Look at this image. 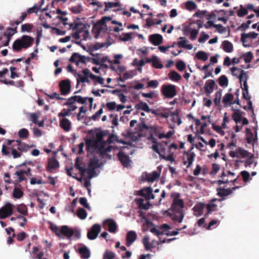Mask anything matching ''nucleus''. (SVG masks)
<instances>
[{
    "instance_id": "1",
    "label": "nucleus",
    "mask_w": 259,
    "mask_h": 259,
    "mask_svg": "<svg viewBox=\"0 0 259 259\" xmlns=\"http://www.w3.org/2000/svg\"><path fill=\"white\" fill-rule=\"evenodd\" d=\"M105 136L104 132L101 131L96 133L95 138L88 139L86 141L87 150L92 153L96 152L102 158L109 156L107 153L111 151L112 147L108 146L105 147L107 142L103 140Z\"/></svg>"
},
{
    "instance_id": "2",
    "label": "nucleus",
    "mask_w": 259,
    "mask_h": 259,
    "mask_svg": "<svg viewBox=\"0 0 259 259\" xmlns=\"http://www.w3.org/2000/svg\"><path fill=\"white\" fill-rule=\"evenodd\" d=\"M184 207V202L183 199L172 201L171 205V212L168 213L172 221L179 223L182 222L185 215Z\"/></svg>"
},
{
    "instance_id": "3",
    "label": "nucleus",
    "mask_w": 259,
    "mask_h": 259,
    "mask_svg": "<svg viewBox=\"0 0 259 259\" xmlns=\"http://www.w3.org/2000/svg\"><path fill=\"white\" fill-rule=\"evenodd\" d=\"M34 41L32 37L23 35L20 38L16 39L13 43L12 48L14 51L19 52L22 49H27L31 47Z\"/></svg>"
},
{
    "instance_id": "4",
    "label": "nucleus",
    "mask_w": 259,
    "mask_h": 259,
    "mask_svg": "<svg viewBox=\"0 0 259 259\" xmlns=\"http://www.w3.org/2000/svg\"><path fill=\"white\" fill-rule=\"evenodd\" d=\"M161 130V127L158 126H147V132L149 135V136L147 138V139L152 143V145H156L158 147L160 145H162L161 143L157 142L156 138V137H158L160 139V135H162Z\"/></svg>"
},
{
    "instance_id": "5",
    "label": "nucleus",
    "mask_w": 259,
    "mask_h": 259,
    "mask_svg": "<svg viewBox=\"0 0 259 259\" xmlns=\"http://www.w3.org/2000/svg\"><path fill=\"white\" fill-rule=\"evenodd\" d=\"M146 129V122L142 121L141 123L139 124L136 128V131L134 132L128 133L129 137L134 141H139L142 137L146 136V132L144 130Z\"/></svg>"
},
{
    "instance_id": "6",
    "label": "nucleus",
    "mask_w": 259,
    "mask_h": 259,
    "mask_svg": "<svg viewBox=\"0 0 259 259\" xmlns=\"http://www.w3.org/2000/svg\"><path fill=\"white\" fill-rule=\"evenodd\" d=\"M161 201V198L153 193V190L151 187H147V210L150 206L152 205H159Z\"/></svg>"
},
{
    "instance_id": "7",
    "label": "nucleus",
    "mask_w": 259,
    "mask_h": 259,
    "mask_svg": "<svg viewBox=\"0 0 259 259\" xmlns=\"http://www.w3.org/2000/svg\"><path fill=\"white\" fill-rule=\"evenodd\" d=\"M161 91L162 94L167 98H172L177 95L176 87L172 84L163 85Z\"/></svg>"
},
{
    "instance_id": "8",
    "label": "nucleus",
    "mask_w": 259,
    "mask_h": 259,
    "mask_svg": "<svg viewBox=\"0 0 259 259\" xmlns=\"http://www.w3.org/2000/svg\"><path fill=\"white\" fill-rule=\"evenodd\" d=\"M151 148L154 152L158 154L159 157L162 159L171 161L174 160L173 156L172 155H169L167 156H165V149L163 145H160L158 147L156 145H152Z\"/></svg>"
},
{
    "instance_id": "9",
    "label": "nucleus",
    "mask_w": 259,
    "mask_h": 259,
    "mask_svg": "<svg viewBox=\"0 0 259 259\" xmlns=\"http://www.w3.org/2000/svg\"><path fill=\"white\" fill-rule=\"evenodd\" d=\"M17 149L14 147L13 144L11 147H7L4 145L2 147V153L3 155L5 156L9 155L10 151H11V155L14 158H17L21 157V153L17 151Z\"/></svg>"
},
{
    "instance_id": "10",
    "label": "nucleus",
    "mask_w": 259,
    "mask_h": 259,
    "mask_svg": "<svg viewBox=\"0 0 259 259\" xmlns=\"http://www.w3.org/2000/svg\"><path fill=\"white\" fill-rule=\"evenodd\" d=\"M13 205L10 203H7L0 208V219H5L13 214Z\"/></svg>"
},
{
    "instance_id": "11",
    "label": "nucleus",
    "mask_w": 259,
    "mask_h": 259,
    "mask_svg": "<svg viewBox=\"0 0 259 259\" xmlns=\"http://www.w3.org/2000/svg\"><path fill=\"white\" fill-rule=\"evenodd\" d=\"M248 77V76L246 72H245L244 70L240 71V73L238 76V78L239 79L241 88L243 91H245L246 92L247 95L249 96L248 87L247 83Z\"/></svg>"
},
{
    "instance_id": "12",
    "label": "nucleus",
    "mask_w": 259,
    "mask_h": 259,
    "mask_svg": "<svg viewBox=\"0 0 259 259\" xmlns=\"http://www.w3.org/2000/svg\"><path fill=\"white\" fill-rule=\"evenodd\" d=\"M135 201L136 202L137 204L138 205L139 208L140 209L138 212L139 213L140 216L143 220H145V222H143V231L146 230V214L145 212H143L141 209L146 210V203H144V199L142 198H136Z\"/></svg>"
},
{
    "instance_id": "13",
    "label": "nucleus",
    "mask_w": 259,
    "mask_h": 259,
    "mask_svg": "<svg viewBox=\"0 0 259 259\" xmlns=\"http://www.w3.org/2000/svg\"><path fill=\"white\" fill-rule=\"evenodd\" d=\"M101 226L98 224L93 225L90 231H88L87 237L90 240L95 239L101 231Z\"/></svg>"
},
{
    "instance_id": "14",
    "label": "nucleus",
    "mask_w": 259,
    "mask_h": 259,
    "mask_svg": "<svg viewBox=\"0 0 259 259\" xmlns=\"http://www.w3.org/2000/svg\"><path fill=\"white\" fill-rule=\"evenodd\" d=\"M195 156V154L194 152L185 151L183 157V164L184 165L188 164L187 167H190L193 162Z\"/></svg>"
},
{
    "instance_id": "15",
    "label": "nucleus",
    "mask_w": 259,
    "mask_h": 259,
    "mask_svg": "<svg viewBox=\"0 0 259 259\" xmlns=\"http://www.w3.org/2000/svg\"><path fill=\"white\" fill-rule=\"evenodd\" d=\"M61 94L62 95H67L70 91V81L68 79L63 80L59 83Z\"/></svg>"
},
{
    "instance_id": "16",
    "label": "nucleus",
    "mask_w": 259,
    "mask_h": 259,
    "mask_svg": "<svg viewBox=\"0 0 259 259\" xmlns=\"http://www.w3.org/2000/svg\"><path fill=\"white\" fill-rule=\"evenodd\" d=\"M76 251L79 254L81 259H88L91 256L90 249L85 245H81L76 250Z\"/></svg>"
},
{
    "instance_id": "17",
    "label": "nucleus",
    "mask_w": 259,
    "mask_h": 259,
    "mask_svg": "<svg viewBox=\"0 0 259 259\" xmlns=\"http://www.w3.org/2000/svg\"><path fill=\"white\" fill-rule=\"evenodd\" d=\"M59 167V163L55 157H52L49 159L46 168V169L48 172H52L53 169H57Z\"/></svg>"
},
{
    "instance_id": "18",
    "label": "nucleus",
    "mask_w": 259,
    "mask_h": 259,
    "mask_svg": "<svg viewBox=\"0 0 259 259\" xmlns=\"http://www.w3.org/2000/svg\"><path fill=\"white\" fill-rule=\"evenodd\" d=\"M117 156L119 161L124 167H128L129 166L131 160L129 157L126 155L124 152L119 151L117 154Z\"/></svg>"
},
{
    "instance_id": "19",
    "label": "nucleus",
    "mask_w": 259,
    "mask_h": 259,
    "mask_svg": "<svg viewBox=\"0 0 259 259\" xmlns=\"http://www.w3.org/2000/svg\"><path fill=\"white\" fill-rule=\"evenodd\" d=\"M149 41L154 46H158L162 44L163 37L159 34H153L149 36Z\"/></svg>"
},
{
    "instance_id": "20",
    "label": "nucleus",
    "mask_w": 259,
    "mask_h": 259,
    "mask_svg": "<svg viewBox=\"0 0 259 259\" xmlns=\"http://www.w3.org/2000/svg\"><path fill=\"white\" fill-rule=\"evenodd\" d=\"M258 36V33H256L254 32H250L248 33H243L241 34V41L242 42L244 47H249V45H247L246 44V39L248 38H255Z\"/></svg>"
},
{
    "instance_id": "21",
    "label": "nucleus",
    "mask_w": 259,
    "mask_h": 259,
    "mask_svg": "<svg viewBox=\"0 0 259 259\" xmlns=\"http://www.w3.org/2000/svg\"><path fill=\"white\" fill-rule=\"evenodd\" d=\"M19 151L21 152H27L29 149L33 147V145L29 146L20 140H16L15 144H13Z\"/></svg>"
},
{
    "instance_id": "22",
    "label": "nucleus",
    "mask_w": 259,
    "mask_h": 259,
    "mask_svg": "<svg viewBox=\"0 0 259 259\" xmlns=\"http://www.w3.org/2000/svg\"><path fill=\"white\" fill-rule=\"evenodd\" d=\"M152 63V66L155 68L161 69L163 68V64L161 63L156 56H153L152 58H147V63Z\"/></svg>"
},
{
    "instance_id": "23",
    "label": "nucleus",
    "mask_w": 259,
    "mask_h": 259,
    "mask_svg": "<svg viewBox=\"0 0 259 259\" xmlns=\"http://www.w3.org/2000/svg\"><path fill=\"white\" fill-rule=\"evenodd\" d=\"M215 86V82L214 80L209 79L206 81L204 89L206 94H210L212 92Z\"/></svg>"
},
{
    "instance_id": "24",
    "label": "nucleus",
    "mask_w": 259,
    "mask_h": 259,
    "mask_svg": "<svg viewBox=\"0 0 259 259\" xmlns=\"http://www.w3.org/2000/svg\"><path fill=\"white\" fill-rule=\"evenodd\" d=\"M137 238V234L133 231H129L126 236V245L127 246H130L132 243L136 240Z\"/></svg>"
},
{
    "instance_id": "25",
    "label": "nucleus",
    "mask_w": 259,
    "mask_h": 259,
    "mask_svg": "<svg viewBox=\"0 0 259 259\" xmlns=\"http://www.w3.org/2000/svg\"><path fill=\"white\" fill-rule=\"evenodd\" d=\"M180 41H178L177 45L179 48L187 49L191 50L193 48V46L191 44H187L188 42V40L184 37H180L179 38Z\"/></svg>"
},
{
    "instance_id": "26",
    "label": "nucleus",
    "mask_w": 259,
    "mask_h": 259,
    "mask_svg": "<svg viewBox=\"0 0 259 259\" xmlns=\"http://www.w3.org/2000/svg\"><path fill=\"white\" fill-rule=\"evenodd\" d=\"M61 234H63L67 238H70L74 234V231L67 226H63L60 229Z\"/></svg>"
},
{
    "instance_id": "27",
    "label": "nucleus",
    "mask_w": 259,
    "mask_h": 259,
    "mask_svg": "<svg viewBox=\"0 0 259 259\" xmlns=\"http://www.w3.org/2000/svg\"><path fill=\"white\" fill-rule=\"evenodd\" d=\"M60 126L65 132H68L70 130L71 122L66 118H63L60 120Z\"/></svg>"
},
{
    "instance_id": "28",
    "label": "nucleus",
    "mask_w": 259,
    "mask_h": 259,
    "mask_svg": "<svg viewBox=\"0 0 259 259\" xmlns=\"http://www.w3.org/2000/svg\"><path fill=\"white\" fill-rule=\"evenodd\" d=\"M217 195L221 197H224L232 194L231 189H225L224 188L219 187L217 189Z\"/></svg>"
},
{
    "instance_id": "29",
    "label": "nucleus",
    "mask_w": 259,
    "mask_h": 259,
    "mask_svg": "<svg viewBox=\"0 0 259 259\" xmlns=\"http://www.w3.org/2000/svg\"><path fill=\"white\" fill-rule=\"evenodd\" d=\"M179 112L178 110L172 112L171 114V121L174 123H177L178 125H180L182 123V120L179 117Z\"/></svg>"
},
{
    "instance_id": "30",
    "label": "nucleus",
    "mask_w": 259,
    "mask_h": 259,
    "mask_svg": "<svg viewBox=\"0 0 259 259\" xmlns=\"http://www.w3.org/2000/svg\"><path fill=\"white\" fill-rule=\"evenodd\" d=\"M105 222L108 223V231L112 233H115L117 229V226L115 222L112 220H106Z\"/></svg>"
},
{
    "instance_id": "31",
    "label": "nucleus",
    "mask_w": 259,
    "mask_h": 259,
    "mask_svg": "<svg viewBox=\"0 0 259 259\" xmlns=\"http://www.w3.org/2000/svg\"><path fill=\"white\" fill-rule=\"evenodd\" d=\"M223 49L227 53H231L233 50L232 44L228 40H224L223 43Z\"/></svg>"
},
{
    "instance_id": "32",
    "label": "nucleus",
    "mask_w": 259,
    "mask_h": 259,
    "mask_svg": "<svg viewBox=\"0 0 259 259\" xmlns=\"http://www.w3.org/2000/svg\"><path fill=\"white\" fill-rule=\"evenodd\" d=\"M91 78L94 80V84L96 85L97 83L102 85L104 87H110L109 85H104V79L100 76H96L93 74H91Z\"/></svg>"
},
{
    "instance_id": "33",
    "label": "nucleus",
    "mask_w": 259,
    "mask_h": 259,
    "mask_svg": "<svg viewBox=\"0 0 259 259\" xmlns=\"http://www.w3.org/2000/svg\"><path fill=\"white\" fill-rule=\"evenodd\" d=\"M247 158L244 161H239L238 160L236 161V164L237 162H244V166L246 167L247 166L250 167L251 165L254 162V155L252 154H250L248 157H247Z\"/></svg>"
},
{
    "instance_id": "34",
    "label": "nucleus",
    "mask_w": 259,
    "mask_h": 259,
    "mask_svg": "<svg viewBox=\"0 0 259 259\" xmlns=\"http://www.w3.org/2000/svg\"><path fill=\"white\" fill-rule=\"evenodd\" d=\"M234 99V96L232 94L230 93L226 94L223 99V103L225 105H230L232 103V101Z\"/></svg>"
},
{
    "instance_id": "35",
    "label": "nucleus",
    "mask_w": 259,
    "mask_h": 259,
    "mask_svg": "<svg viewBox=\"0 0 259 259\" xmlns=\"http://www.w3.org/2000/svg\"><path fill=\"white\" fill-rule=\"evenodd\" d=\"M246 135L247 137L246 140L248 144L251 143L253 141H254L255 139L253 138V135L251 132V131L249 128H246L245 131Z\"/></svg>"
},
{
    "instance_id": "36",
    "label": "nucleus",
    "mask_w": 259,
    "mask_h": 259,
    "mask_svg": "<svg viewBox=\"0 0 259 259\" xmlns=\"http://www.w3.org/2000/svg\"><path fill=\"white\" fill-rule=\"evenodd\" d=\"M17 210L23 215L26 216L28 215L27 207L23 204L19 205L17 207Z\"/></svg>"
},
{
    "instance_id": "37",
    "label": "nucleus",
    "mask_w": 259,
    "mask_h": 259,
    "mask_svg": "<svg viewBox=\"0 0 259 259\" xmlns=\"http://www.w3.org/2000/svg\"><path fill=\"white\" fill-rule=\"evenodd\" d=\"M168 76L171 80L175 81H178L181 79V76L175 71L170 72Z\"/></svg>"
},
{
    "instance_id": "38",
    "label": "nucleus",
    "mask_w": 259,
    "mask_h": 259,
    "mask_svg": "<svg viewBox=\"0 0 259 259\" xmlns=\"http://www.w3.org/2000/svg\"><path fill=\"white\" fill-rule=\"evenodd\" d=\"M160 176V173L156 171H153L151 174H147V181L153 182L158 179Z\"/></svg>"
},
{
    "instance_id": "39",
    "label": "nucleus",
    "mask_w": 259,
    "mask_h": 259,
    "mask_svg": "<svg viewBox=\"0 0 259 259\" xmlns=\"http://www.w3.org/2000/svg\"><path fill=\"white\" fill-rule=\"evenodd\" d=\"M242 97L244 99L248 101V103H247L248 106V109L252 111V115L254 116V110H253V106H252V103L250 100V98H251L250 96H245V93L243 92L242 93Z\"/></svg>"
},
{
    "instance_id": "40",
    "label": "nucleus",
    "mask_w": 259,
    "mask_h": 259,
    "mask_svg": "<svg viewBox=\"0 0 259 259\" xmlns=\"http://www.w3.org/2000/svg\"><path fill=\"white\" fill-rule=\"evenodd\" d=\"M196 57L200 60L206 61L208 59V55L207 53L203 51H199L196 54Z\"/></svg>"
},
{
    "instance_id": "41",
    "label": "nucleus",
    "mask_w": 259,
    "mask_h": 259,
    "mask_svg": "<svg viewBox=\"0 0 259 259\" xmlns=\"http://www.w3.org/2000/svg\"><path fill=\"white\" fill-rule=\"evenodd\" d=\"M204 208V204L202 203L199 206H196L193 207L194 211V215L198 217L202 214L203 210Z\"/></svg>"
},
{
    "instance_id": "42",
    "label": "nucleus",
    "mask_w": 259,
    "mask_h": 259,
    "mask_svg": "<svg viewBox=\"0 0 259 259\" xmlns=\"http://www.w3.org/2000/svg\"><path fill=\"white\" fill-rule=\"evenodd\" d=\"M73 30H76L79 31L80 33L84 32L86 30L85 25L82 23H76L75 24L74 27H73Z\"/></svg>"
},
{
    "instance_id": "43",
    "label": "nucleus",
    "mask_w": 259,
    "mask_h": 259,
    "mask_svg": "<svg viewBox=\"0 0 259 259\" xmlns=\"http://www.w3.org/2000/svg\"><path fill=\"white\" fill-rule=\"evenodd\" d=\"M227 176V174H226L224 170H223L220 176V177L222 178V180L217 181L216 183L218 184L219 185L229 183V179H225V177H226Z\"/></svg>"
},
{
    "instance_id": "44",
    "label": "nucleus",
    "mask_w": 259,
    "mask_h": 259,
    "mask_svg": "<svg viewBox=\"0 0 259 259\" xmlns=\"http://www.w3.org/2000/svg\"><path fill=\"white\" fill-rule=\"evenodd\" d=\"M76 215L81 220H84L87 217V212L84 209L79 208L77 210Z\"/></svg>"
},
{
    "instance_id": "45",
    "label": "nucleus",
    "mask_w": 259,
    "mask_h": 259,
    "mask_svg": "<svg viewBox=\"0 0 259 259\" xmlns=\"http://www.w3.org/2000/svg\"><path fill=\"white\" fill-rule=\"evenodd\" d=\"M241 117L242 115L239 109L236 110L235 112L232 114V118L237 123L241 120Z\"/></svg>"
},
{
    "instance_id": "46",
    "label": "nucleus",
    "mask_w": 259,
    "mask_h": 259,
    "mask_svg": "<svg viewBox=\"0 0 259 259\" xmlns=\"http://www.w3.org/2000/svg\"><path fill=\"white\" fill-rule=\"evenodd\" d=\"M237 153L242 158H246L250 155L249 153L246 150H244L241 147H239L237 149Z\"/></svg>"
},
{
    "instance_id": "47",
    "label": "nucleus",
    "mask_w": 259,
    "mask_h": 259,
    "mask_svg": "<svg viewBox=\"0 0 259 259\" xmlns=\"http://www.w3.org/2000/svg\"><path fill=\"white\" fill-rule=\"evenodd\" d=\"M14 34V33L13 32H4L3 34V37H6V40L5 41V43H4L3 44V46H8L9 44V42H10V41L11 40V38L12 37V36Z\"/></svg>"
},
{
    "instance_id": "48",
    "label": "nucleus",
    "mask_w": 259,
    "mask_h": 259,
    "mask_svg": "<svg viewBox=\"0 0 259 259\" xmlns=\"http://www.w3.org/2000/svg\"><path fill=\"white\" fill-rule=\"evenodd\" d=\"M219 83L223 87H227L228 84V79L227 77L225 75L221 76L219 79Z\"/></svg>"
},
{
    "instance_id": "49",
    "label": "nucleus",
    "mask_w": 259,
    "mask_h": 259,
    "mask_svg": "<svg viewBox=\"0 0 259 259\" xmlns=\"http://www.w3.org/2000/svg\"><path fill=\"white\" fill-rule=\"evenodd\" d=\"M99 160L96 157H94L90 161L89 167L96 168L99 167Z\"/></svg>"
},
{
    "instance_id": "50",
    "label": "nucleus",
    "mask_w": 259,
    "mask_h": 259,
    "mask_svg": "<svg viewBox=\"0 0 259 259\" xmlns=\"http://www.w3.org/2000/svg\"><path fill=\"white\" fill-rule=\"evenodd\" d=\"M77 83H79L80 82L84 83L87 82L88 83H90V81L89 79L88 76H82L81 74L78 73L77 74Z\"/></svg>"
},
{
    "instance_id": "51",
    "label": "nucleus",
    "mask_w": 259,
    "mask_h": 259,
    "mask_svg": "<svg viewBox=\"0 0 259 259\" xmlns=\"http://www.w3.org/2000/svg\"><path fill=\"white\" fill-rule=\"evenodd\" d=\"M222 97V90L219 89L215 94V98L214 102L216 106H219L220 104L221 99Z\"/></svg>"
},
{
    "instance_id": "52",
    "label": "nucleus",
    "mask_w": 259,
    "mask_h": 259,
    "mask_svg": "<svg viewBox=\"0 0 259 259\" xmlns=\"http://www.w3.org/2000/svg\"><path fill=\"white\" fill-rule=\"evenodd\" d=\"M18 136L22 139H26L29 136V132L26 128H22L18 132Z\"/></svg>"
},
{
    "instance_id": "53",
    "label": "nucleus",
    "mask_w": 259,
    "mask_h": 259,
    "mask_svg": "<svg viewBox=\"0 0 259 259\" xmlns=\"http://www.w3.org/2000/svg\"><path fill=\"white\" fill-rule=\"evenodd\" d=\"M23 195V192L19 188H15L13 191V196L17 199L20 198Z\"/></svg>"
},
{
    "instance_id": "54",
    "label": "nucleus",
    "mask_w": 259,
    "mask_h": 259,
    "mask_svg": "<svg viewBox=\"0 0 259 259\" xmlns=\"http://www.w3.org/2000/svg\"><path fill=\"white\" fill-rule=\"evenodd\" d=\"M80 54L78 53H73L69 59V61L72 63H75L76 65H78V60L79 59Z\"/></svg>"
},
{
    "instance_id": "55",
    "label": "nucleus",
    "mask_w": 259,
    "mask_h": 259,
    "mask_svg": "<svg viewBox=\"0 0 259 259\" xmlns=\"http://www.w3.org/2000/svg\"><path fill=\"white\" fill-rule=\"evenodd\" d=\"M75 102H77L80 104L87 105V100L88 97L83 98L80 96H74Z\"/></svg>"
},
{
    "instance_id": "56",
    "label": "nucleus",
    "mask_w": 259,
    "mask_h": 259,
    "mask_svg": "<svg viewBox=\"0 0 259 259\" xmlns=\"http://www.w3.org/2000/svg\"><path fill=\"white\" fill-rule=\"evenodd\" d=\"M161 111L162 109L161 108H158L157 109H150L149 106L147 105V112H151L156 116L160 117Z\"/></svg>"
},
{
    "instance_id": "57",
    "label": "nucleus",
    "mask_w": 259,
    "mask_h": 259,
    "mask_svg": "<svg viewBox=\"0 0 259 259\" xmlns=\"http://www.w3.org/2000/svg\"><path fill=\"white\" fill-rule=\"evenodd\" d=\"M245 63H250L253 58V54L251 52H248L242 56Z\"/></svg>"
},
{
    "instance_id": "58",
    "label": "nucleus",
    "mask_w": 259,
    "mask_h": 259,
    "mask_svg": "<svg viewBox=\"0 0 259 259\" xmlns=\"http://www.w3.org/2000/svg\"><path fill=\"white\" fill-rule=\"evenodd\" d=\"M33 28V26L31 24L26 23L22 25L21 26V31L22 32H31Z\"/></svg>"
},
{
    "instance_id": "59",
    "label": "nucleus",
    "mask_w": 259,
    "mask_h": 259,
    "mask_svg": "<svg viewBox=\"0 0 259 259\" xmlns=\"http://www.w3.org/2000/svg\"><path fill=\"white\" fill-rule=\"evenodd\" d=\"M133 64L134 66H137L139 67L137 68L138 70H141V68L140 67L144 65L145 62L143 60V59H142L141 60H138V59H135L133 62Z\"/></svg>"
},
{
    "instance_id": "60",
    "label": "nucleus",
    "mask_w": 259,
    "mask_h": 259,
    "mask_svg": "<svg viewBox=\"0 0 259 259\" xmlns=\"http://www.w3.org/2000/svg\"><path fill=\"white\" fill-rule=\"evenodd\" d=\"M115 254L113 252L109 250H106L103 254V259H113Z\"/></svg>"
},
{
    "instance_id": "61",
    "label": "nucleus",
    "mask_w": 259,
    "mask_h": 259,
    "mask_svg": "<svg viewBox=\"0 0 259 259\" xmlns=\"http://www.w3.org/2000/svg\"><path fill=\"white\" fill-rule=\"evenodd\" d=\"M172 112L168 109H162L160 117L163 118H167L169 116H171Z\"/></svg>"
},
{
    "instance_id": "62",
    "label": "nucleus",
    "mask_w": 259,
    "mask_h": 259,
    "mask_svg": "<svg viewBox=\"0 0 259 259\" xmlns=\"http://www.w3.org/2000/svg\"><path fill=\"white\" fill-rule=\"evenodd\" d=\"M240 175L242 176L243 180L244 182H247L251 179V178L250 177L249 173L246 170L242 171L240 172Z\"/></svg>"
},
{
    "instance_id": "63",
    "label": "nucleus",
    "mask_w": 259,
    "mask_h": 259,
    "mask_svg": "<svg viewBox=\"0 0 259 259\" xmlns=\"http://www.w3.org/2000/svg\"><path fill=\"white\" fill-rule=\"evenodd\" d=\"M185 6L186 9L190 11L195 10L197 7L196 4L194 2L190 1H187L186 3Z\"/></svg>"
},
{
    "instance_id": "64",
    "label": "nucleus",
    "mask_w": 259,
    "mask_h": 259,
    "mask_svg": "<svg viewBox=\"0 0 259 259\" xmlns=\"http://www.w3.org/2000/svg\"><path fill=\"white\" fill-rule=\"evenodd\" d=\"M15 175L18 177L19 182L26 180V179L24 176L25 174H24L23 170L16 171L15 173Z\"/></svg>"
}]
</instances>
